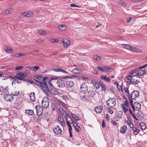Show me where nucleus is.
Here are the masks:
<instances>
[{
	"instance_id": "f257e3e1",
	"label": "nucleus",
	"mask_w": 147,
	"mask_h": 147,
	"mask_svg": "<svg viewBox=\"0 0 147 147\" xmlns=\"http://www.w3.org/2000/svg\"><path fill=\"white\" fill-rule=\"evenodd\" d=\"M129 100L130 103H132L133 102V100H135L139 96V94L138 91L136 90L133 91L130 94L126 95Z\"/></svg>"
},
{
	"instance_id": "f03ea898",
	"label": "nucleus",
	"mask_w": 147,
	"mask_h": 147,
	"mask_svg": "<svg viewBox=\"0 0 147 147\" xmlns=\"http://www.w3.org/2000/svg\"><path fill=\"white\" fill-rule=\"evenodd\" d=\"M140 78L139 76L130 77L129 78H128V77H127V79L128 80L127 82L129 84H130L131 82L135 84H138L139 82Z\"/></svg>"
},
{
	"instance_id": "7ed1b4c3",
	"label": "nucleus",
	"mask_w": 147,
	"mask_h": 147,
	"mask_svg": "<svg viewBox=\"0 0 147 147\" xmlns=\"http://www.w3.org/2000/svg\"><path fill=\"white\" fill-rule=\"evenodd\" d=\"M133 102H132V103H130V104L133 111H139L141 108V105L140 103L138 102H135L133 104Z\"/></svg>"
},
{
	"instance_id": "20e7f679",
	"label": "nucleus",
	"mask_w": 147,
	"mask_h": 147,
	"mask_svg": "<svg viewBox=\"0 0 147 147\" xmlns=\"http://www.w3.org/2000/svg\"><path fill=\"white\" fill-rule=\"evenodd\" d=\"M107 105L109 107H113L116 104V99L115 98H111L106 101Z\"/></svg>"
},
{
	"instance_id": "39448f33",
	"label": "nucleus",
	"mask_w": 147,
	"mask_h": 147,
	"mask_svg": "<svg viewBox=\"0 0 147 147\" xmlns=\"http://www.w3.org/2000/svg\"><path fill=\"white\" fill-rule=\"evenodd\" d=\"M49 104V98L47 96L45 97L42 101V105L43 107L47 108Z\"/></svg>"
},
{
	"instance_id": "423d86ee",
	"label": "nucleus",
	"mask_w": 147,
	"mask_h": 147,
	"mask_svg": "<svg viewBox=\"0 0 147 147\" xmlns=\"http://www.w3.org/2000/svg\"><path fill=\"white\" fill-rule=\"evenodd\" d=\"M81 92L83 93H85L88 90V87L86 83L83 82L81 85L80 87Z\"/></svg>"
},
{
	"instance_id": "0eeeda50",
	"label": "nucleus",
	"mask_w": 147,
	"mask_h": 147,
	"mask_svg": "<svg viewBox=\"0 0 147 147\" xmlns=\"http://www.w3.org/2000/svg\"><path fill=\"white\" fill-rule=\"evenodd\" d=\"M4 99L7 101L11 102L13 100V97L11 94H5L3 96Z\"/></svg>"
},
{
	"instance_id": "6e6552de",
	"label": "nucleus",
	"mask_w": 147,
	"mask_h": 147,
	"mask_svg": "<svg viewBox=\"0 0 147 147\" xmlns=\"http://www.w3.org/2000/svg\"><path fill=\"white\" fill-rule=\"evenodd\" d=\"M16 74V76H14V77L20 80H25V77L24 76L23 73H17Z\"/></svg>"
},
{
	"instance_id": "1a4fd4ad",
	"label": "nucleus",
	"mask_w": 147,
	"mask_h": 147,
	"mask_svg": "<svg viewBox=\"0 0 147 147\" xmlns=\"http://www.w3.org/2000/svg\"><path fill=\"white\" fill-rule=\"evenodd\" d=\"M37 114L38 116L41 115L43 113V109L40 106H37L36 107Z\"/></svg>"
},
{
	"instance_id": "9d476101",
	"label": "nucleus",
	"mask_w": 147,
	"mask_h": 147,
	"mask_svg": "<svg viewBox=\"0 0 147 147\" xmlns=\"http://www.w3.org/2000/svg\"><path fill=\"white\" fill-rule=\"evenodd\" d=\"M53 130L54 133L56 135H59L62 132L61 129L60 128L59 125L53 128Z\"/></svg>"
},
{
	"instance_id": "9b49d317",
	"label": "nucleus",
	"mask_w": 147,
	"mask_h": 147,
	"mask_svg": "<svg viewBox=\"0 0 147 147\" xmlns=\"http://www.w3.org/2000/svg\"><path fill=\"white\" fill-rule=\"evenodd\" d=\"M138 73L137 69H135L129 73V76H127L128 78H129V77H130L139 76L138 75Z\"/></svg>"
},
{
	"instance_id": "f8f14e48",
	"label": "nucleus",
	"mask_w": 147,
	"mask_h": 147,
	"mask_svg": "<svg viewBox=\"0 0 147 147\" xmlns=\"http://www.w3.org/2000/svg\"><path fill=\"white\" fill-rule=\"evenodd\" d=\"M96 94V92L91 90L88 91V97L89 99H92L94 98V96Z\"/></svg>"
},
{
	"instance_id": "ddd939ff",
	"label": "nucleus",
	"mask_w": 147,
	"mask_h": 147,
	"mask_svg": "<svg viewBox=\"0 0 147 147\" xmlns=\"http://www.w3.org/2000/svg\"><path fill=\"white\" fill-rule=\"evenodd\" d=\"M57 84L58 87L63 88L65 86V82L63 80H59L57 82Z\"/></svg>"
},
{
	"instance_id": "4468645a",
	"label": "nucleus",
	"mask_w": 147,
	"mask_h": 147,
	"mask_svg": "<svg viewBox=\"0 0 147 147\" xmlns=\"http://www.w3.org/2000/svg\"><path fill=\"white\" fill-rule=\"evenodd\" d=\"M62 44L64 47H67L70 43V41L67 39H63L62 40Z\"/></svg>"
},
{
	"instance_id": "2eb2a0df",
	"label": "nucleus",
	"mask_w": 147,
	"mask_h": 147,
	"mask_svg": "<svg viewBox=\"0 0 147 147\" xmlns=\"http://www.w3.org/2000/svg\"><path fill=\"white\" fill-rule=\"evenodd\" d=\"M53 95H59V92L53 86L50 88L49 92Z\"/></svg>"
},
{
	"instance_id": "dca6fc26",
	"label": "nucleus",
	"mask_w": 147,
	"mask_h": 147,
	"mask_svg": "<svg viewBox=\"0 0 147 147\" xmlns=\"http://www.w3.org/2000/svg\"><path fill=\"white\" fill-rule=\"evenodd\" d=\"M58 121L59 123L62 126H64L65 124V122L63 118L60 116H58Z\"/></svg>"
},
{
	"instance_id": "f3484780",
	"label": "nucleus",
	"mask_w": 147,
	"mask_h": 147,
	"mask_svg": "<svg viewBox=\"0 0 147 147\" xmlns=\"http://www.w3.org/2000/svg\"><path fill=\"white\" fill-rule=\"evenodd\" d=\"M22 14L24 16L27 17H31L33 15V13L31 11H29L28 12H23L22 13Z\"/></svg>"
},
{
	"instance_id": "a211bd4d",
	"label": "nucleus",
	"mask_w": 147,
	"mask_h": 147,
	"mask_svg": "<svg viewBox=\"0 0 147 147\" xmlns=\"http://www.w3.org/2000/svg\"><path fill=\"white\" fill-rule=\"evenodd\" d=\"M41 88L43 91H45V90H47L49 92V88L47 84H43L42 83L41 86H40Z\"/></svg>"
},
{
	"instance_id": "6ab92c4d",
	"label": "nucleus",
	"mask_w": 147,
	"mask_h": 147,
	"mask_svg": "<svg viewBox=\"0 0 147 147\" xmlns=\"http://www.w3.org/2000/svg\"><path fill=\"white\" fill-rule=\"evenodd\" d=\"M124 123L125 124L129 125L131 128L133 127V124L129 119H128L127 120H125Z\"/></svg>"
},
{
	"instance_id": "aec40b11",
	"label": "nucleus",
	"mask_w": 147,
	"mask_h": 147,
	"mask_svg": "<svg viewBox=\"0 0 147 147\" xmlns=\"http://www.w3.org/2000/svg\"><path fill=\"white\" fill-rule=\"evenodd\" d=\"M74 82L72 81H67L66 82V85L67 87L68 88H71L74 85Z\"/></svg>"
},
{
	"instance_id": "412c9836",
	"label": "nucleus",
	"mask_w": 147,
	"mask_h": 147,
	"mask_svg": "<svg viewBox=\"0 0 147 147\" xmlns=\"http://www.w3.org/2000/svg\"><path fill=\"white\" fill-rule=\"evenodd\" d=\"M94 87L96 89L98 88L100 86V82H99L97 81H94L93 82Z\"/></svg>"
},
{
	"instance_id": "4be33fe9",
	"label": "nucleus",
	"mask_w": 147,
	"mask_h": 147,
	"mask_svg": "<svg viewBox=\"0 0 147 147\" xmlns=\"http://www.w3.org/2000/svg\"><path fill=\"white\" fill-rule=\"evenodd\" d=\"M101 78L103 80L109 82L111 81V80L110 78L108 77L107 76H105L103 75L100 76Z\"/></svg>"
},
{
	"instance_id": "5701e85b",
	"label": "nucleus",
	"mask_w": 147,
	"mask_h": 147,
	"mask_svg": "<svg viewBox=\"0 0 147 147\" xmlns=\"http://www.w3.org/2000/svg\"><path fill=\"white\" fill-rule=\"evenodd\" d=\"M83 71L82 69H80L75 68L73 69L72 71V72L73 73H75L76 74H78L80 73H82Z\"/></svg>"
},
{
	"instance_id": "b1692460",
	"label": "nucleus",
	"mask_w": 147,
	"mask_h": 147,
	"mask_svg": "<svg viewBox=\"0 0 147 147\" xmlns=\"http://www.w3.org/2000/svg\"><path fill=\"white\" fill-rule=\"evenodd\" d=\"M29 96L31 101L34 102L35 100V93L34 92H32L30 94Z\"/></svg>"
},
{
	"instance_id": "393cba45",
	"label": "nucleus",
	"mask_w": 147,
	"mask_h": 147,
	"mask_svg": "<svg viewBox=\"0 0 147 147\" xmlns=\"http://www.w3.org/2000/svg\"><path fill=\"white\" fill-rule=\"evenodd\" d=\"M53 70L57 72H62L64 73L67 74V72L65 70H64L61 68H54L53 69Z\"/></svg>"
},
{
	"instance_id": "a878e982",
	"label": "nucleus",
	"mask_w": 147,
	"mask_h": 147,
	"mask_svg": "<svg viewBox=\"0 0 147 147\" xmlns=\"http://www.w3.org/2000/svg\"><path fill=\"white\" fill-rule=\"evenodd\" d=\"M94 110L95 112L97 113H100L102 111V108L100 106H97L94 109Z\"/></svg>"
},
{
	"instance_id": "bb28decb",
	"label": "nucleus",
	"mask_w": 147,
	"mask_h": 147,
	"mask_svg": "<svg viewBox=\"0 0 147 147\" xmlns=\"http://www.w3.org/2000/svg\"><path fill=\"white\" fill-rule=\"evenodd\" d=\"M127 129V127L126 125H124L123 127H121L120 132L122 134H124L126 132Z\"/></svg>"
},
{
	"instance_id": "cd10ccee",
	"label": "nucleus",
	"mask_w": 147,
	"mask_h": 147,
	"mask_svg": "<svg viewBox=\"0 0 147 147\" xmlns=\"http://www.w3.org/2000/svg\"><path fill=\"white\" fill-rule=\"evenodd\" d=\"M73 124L74 126V127L75 128V129L76 131L78 132H79V131L81 130V129L80 127L78 125L75 123L73 122Z\"/></svg>"
},
{
	"instance_id": "c85d7f7f",
	"label": "nucleus",
	"mask_w": 147,
	"mask_h": 147,
	"mask_svg": "<svg viewBox=\"0 0 147 147\" xmlns=\"http://www.w3.org/2000/svg\"><path fill=\"white\" fill-rule=\"evenodd\" d=\"M142 68L140 69V67L138 68V69H137V71L138 73V75L139 76H142L144 74V71L142 70L141 69Z\"/></svg>"
},
{
	"instance_id": "c756f323",
	"label": "nucleus",
	"mask_w": 147,
	"mask_h": 147,
	"mask_svg": "<svg viewBox=\"0 0 147 147\" xmlns=\"http://www.w3.org/2000/svg\"><path fill=\"white\" fill-rule=\"evenodd\" d=\"M8 87H3V86H1L0 88V90L2 92H3L4 93H6L7 92L8 90Z\"/></svg>"
},
{
	"instance_id": "7c9ffc66",
	"label": "nucleus",
	"mask_w": 147,
	"mask_h": 147,
	"mask_svg": "<svg viewBox=\"0 0 147 147\" xmlns=\"http://www.w3.org/2000/svg\"><path fill=\"white\" fill-rule=\"evenodd\" d=\"M131 50L134 52L138 53H140L142 52V51L141 49L138 48H137L136 47H131Z\"/></svg>"
},
{
	"instance_id": "2f4dec72",
	"label": "nucleus",
	"mask_w": 147,
	"mask_h": 147,
	"mask_svg": "<svg viewBox=\"0 0 147 147\" xmlns=\"http://www.w3.org/2000/svg\"><path fill=\"white\" fill-rule=\"evenodd\" d=\"M103 68L105 69L106 71L111 72L113 70V69L110 68L109 66H106L103 67Z\"/></svg>"
},
{
	"instance_id": "473e14b6",
	"label": "nucleus",
	"mask_w": 147,
	"mask_h": 147,
	"mask_svg": "<svg viewBox=\"0 0 147 147\" xmlns=\"http://www.w3.org/2000/svg\"><path fill=\"white\" fill-rule=\"evenodd\" d=\"M58 28L61 30H65L67 29V27L65 25L62 24L59 26H58Z\"/></svg>"
},
{
	"instance_id": "72a5a7b5",
	"label": "nucleus",
	"mask_w": 147,
	"mask_h": 147,
	"mask_svg": "<svg viewBox=\"0 0 147 147\" xmlns=\"http://www.w3.org/2000/svg\"><path fill=\"white\" fill-rule=\"evenodd\" d=\"M25 112L26 114L30 115H32L34 114L33 111L32 110H26Z\"/></svg>"
},
{
	"instance_id": "f704fd0d",
	"label": "nucleus",
	"mask_w": 147,
	"mask_h": 147,
	"mask_svg": "<svg viewBox=\"0 0 147 147\" xmlns=\"http://www.w3.org/2000/svg\"><path fill=\"white\" fill-rule=\"evenodd\" d=\"M80 99L81 100L83 101H86L89 99L88 97H87L85 95L81 96H80Z\"/></svg>"
},
{
	"instance_id": "c9c22d12",
	"label": "nucleus",
	"mask_w": 147,
	"mask_h": 147,
	"mask_svg": "<svg viewBox=\"0 0 147 147\" xmlns=\"http://www.w3.org/2000/svg\"><path fill=\"white\" fill-rule=\"evenodd\" d=\"M4 49L7 52L9 53H11L13 52V50L11 49H9L7 47H5Z\"/></svg>"
},
{
	"instance_id": "e433bc0d",
	"label": "nucleus",
	"mask_w": 147,
	"mask_h": 147,
	"mask_svg": "<svg viewBox=\"0 0 147 147\" xmlns=\"http://www.w3.org/2000/svg\"><path fill=\"white\" fill-rule=\"evenodd\" d=\"M102 89L104 91H105L107 89L106 85L102 82H100V85Z\"/></svg>"
},
{
	"instance_id": "4c0bfd02",
	"label": "nucleus",
	"mask_w": 147,
	"mask_h": 147,
	"mask_svg": "<svg viewBox=\"0 0 147 147\" xmlns=\"http://www.w3.org/2000/svg\"><path fill=\"white\" fill-rule=\"evenodd\" d=\"M12 12L13 10L12 9L8 8L5 11V13L6 14H9L11 13Z\"/></svg>"
},
{
	"instance_id": "58836bf2",
	"label": "nucleus",
	"mask_w": 147,
	"mask_h": 147,
	"mask_svg": "<svg viewBox=\"0 0 147 147\" xmlns=\"http://www.w3.org/2000/svg\"><path fill=\"white\" fill-rule=\"evenodd\" d=\"M140 126L141 127L142 129L144 130L146 129V125L143 123H141L140 124Z\"/></svg>"
},
{
	"instance_id": "ea45409f",
	"label": "nucleus",
	"mask_w": 147,
	"mask_h": 147,
	"mask_svg": "<svg viewBox=\"0 0 147 147\" xmlns=\"http://www.w3.org/2000/svg\"><path fill=\"white\" fill-rule=\"evenodd\" d=\"M93 58L95 60L98 61H100L101 59V57L100 56L97 55L93 56Z\"/></svg>"
},
{
	"instance_id": "a19ab883",
	"label": "nucleus",
	"mask_w": 147,
	"mask_h": 147,
	"mask_svg": "<svg viewBox=\"0 0 147 147\" xmlns=\"http://www.w3.org/2000/svg\"><path fill=\"white\" fill-rule=\"evenodd\" d=\"M122 45L124 47L127 49H130L131 50V47H131L130 45L128 44H123Z\"/></svg>"
},
{
	"instance_id": "79ce46f5",
	"label": "nucleus",
	"mask_w": 147,
	"mask_h": 147,
	"mask_svg": "<svg viewBox=\"0 0 147 147\" xmlns=\"http://www.w3.org/2000/svg\"><path fill=\"white\" fill-rule=\"evenodd\" d=\"M34 83L36 85L38 86H41L42 84V82H39L36 80H34Z\"/></svg>"
},
{
	"instance_id": "37998d69",
	"label": "nucleus",
	"mask_w": 147,
	"mask_h": 147,
	"mask_svg": "<svg viewBox=\"0 0 147 147\" xmlns=\"http://www.w3.org/2000/svg\"><path fill=\"white\" fill-rule=\"evenodd\" d=\"M136 115L138 117L141 118L143 117V113L141 111H139L137 113Z\"/></svg>"
},
{
	"instance_id": "c03bdc74",
	"label": "nucleus",
	"mask_w": 147,
	"mask_h": 147,
	"mask_svg": "<svg viewBox=\"0 0 147 147\" xmlns=\"http://www.w3.org/2000/svg\"><path fill=\"white\" fill-rule=\"evenodd\" d=\"M67 125H68L69 124L70 125V124L72 123V121L71 117L67 119Z\"/></svg>"
},
{
	"instance_id": "a18cd8bd",
	"label": "nucleus",
	"mask_w": 147,
	"mask_h": 147,
	"mask_svg": "<svg viewBox=\"0 0 147 147\" xmlns=\"http://www.w3.org/2000/svg\"><path fill=\"white\" fill-rule=\"evenodd\" d=\"M71 115L76 120H79L78 117L77 116H76L75 114L72 113H71Z\"/></svg>"
},
{
	"instance_id": "49530a36",
	"label": "nucleus",
	"mask_w": 147,
	"mask_h": 147,
	"mask_svg": "<svg viewBox=\"0 0 147 147\" xmlns=\"http://www.w3.org/2000/svg\"><path fill=\"white\" fill-rule=\"evenodd\" d=\"M12 56L14 58H17L20 57V53H15L13 54L12 55Z\"/></svg>"
},
{
	"instance_id": "de8ad7c7",
	"label": "nucleus",
	"mask_w": 147,
	"mask_h": 147,
	"mask_svg": "<svg viewBox=\"0 0 147 147\" xmlns=\"http://www.w3.org/2000/svg\"><path fill=\"white\" fill-rule=\"evenodd\" d=\"M47 77H45L43 78L42 79V81L43 82L42 84H47L46 80L47 79Z\"/></svg>"
},
{
	"instance_id": "09e8293b",
	"label": "nucleus",
	"mask_w": 147,
	"mask_h": 147,
	"mask_svg": "<svg viewBox=\"0 0 147 147\" xmlns=\"http://www.w3.org/2000/svg\"><path fill=\"white\" fill-rule=\"evenodd\" d=\"M111 108V107H109V108H108L107 109L109 113L112 114L113 113V109Z\"/></svg>"
},
{
	"instance_id": "8fccbe9b",
	"label": "nucleus",
	"mask_w": 147,
	"mask_h": 147,
	"mask_svg": "<svg viewBox=\"0 0 147 147\" xmlns=\"http://www.w3.org/2000/svg\"><path fill=\"white\" fill-rule=\"evenodd\" d=\"M59 105H60L61 106H62L63 107L65 108V109H66V105L63 103V102H61V101H60L59 102Z\"/></svg>"
},
{
	"instance_id": "3c124183",
	"label": "nucleus",
	"mask_w": 147,
	"mask_h": 147,
	"mask_svg": "<svg viewBox=\"0 0 147 147\" xmlns=\"http://www.w3.org/2000/svg\"><path fill=\"white\" fill-rule=\"evenodd\" d=\"M12 94L14 96H17L19 94V91L13 92Z\"/></svg>"
},
{
	"instance_id": "603ef678",
	"label": "nucleus",
	"mask_w": 147,
	"mask_h": 147,
	"mask_svg": "<svg viewBox=\"0 0 147 147\" xmlns=\"http://www.w3.org/2000/svg\"><path fill=\"white\" fill-rule=\"evenodd\" d=\"M39 33L42 35L46 34V32L44 30H39Z\"/></svg>"
},
{
	"instance_id": "864d4df0",
	"label": "nucleus",
	"mask_w": 147,
	"mask_h": 147,
	"mask_svg": "<svg viewBox=\"0 0 147 147\" xmlns=\"http://www.w3.org/2000/svg\"><path fill=\"white\" fill-rule=\"evenodd\" d=\"M133 130L134 132L137 133H138L140 132L139 130L137 129L136 127H133Z\"/></svg>"
},
{
	"instance_id": "5fc2aeb1",
	"label": "nucleus",
	"mask_w": 147,
	"mask_h": 147,
	"mask_svg": "<svg viewBox=\"0 0 147 147\" xmlns=\"http://www.w3.org/2000/svg\"><path fill=\"white\" fill-rule=\"evenodd\" d=\"M50 41L51 42L53 43H56L58 41V40L57 39H51V40Z\"/></svg>"
},
{
	"instance_id": "6e6d98bb",
	"label": "nucleus",
	"mask_w": 147,
	"mask_h": 147,
	"mask_svg": "<svg viewBox=\"0 0 147 147\" xmlns=\"http://www.w3.org/2000/svg\"><path fill=\"white\" fill-rule=\"evenodd\" d=\"M121 107L123 108V112H124L125 113H126V111L125 110V105L123 104H121Z\"/></svg>"
},
{
	"instance_id": "4d7b16f0",
	"label": "nucleus",
	"mask_w": 147,
	"mask_h": 147,
	"mask_svg": "<svg viewBox=\"0 0 147 147\" xmlns=\"http://www.w3.org/2000/svg\"><path fill=\"white\" fill-rule=\"evenodd\" d=\"M9 78H11L12 79H14L15 78H16L14 77H13L11 76H8L7 78H4L3 79V80H7V79H8Z\"/></svg>"
},
{
	"instance_id": "13d9d810",
	"label": "nucleus",
	"mask_w": 147,
	"mask_h": 147,
	"mask_svg": "<svg viewBox=\"0 0 147 147\" xmlns=\"http://www.w3.org/2000/svg\"><path fill=\"white\" fill-rule=\"evenodd\" d=\"M45 94L47 96H50V94L49 93V92H49L48 91H47V90H45V91H43Z\"/></svg>"
},
{
	"instance_id": "bf43d9fd",
	"label": "nucleus",
	"mask_w": 147,
	"mask_h": 147,
	"mask_svg": "<svg viewBox=\"0 0 147 147\" xmlns=\"http://www.w3.org/2000/svg\"><path fill=\"white\" fill-rule=\"evenodd\" d=\"M39 68V67L38 66H35L34 67V70L35 71H37Z\"/></svg>"
},
{
	"instance_id": "052dcab7",
	"label": "nucleus",
	"mask_w": 147,
	"mask_h": 147,
	"mask_svg": "<svg viewBox=\"0 0 147 147\" xmlns=\"http://www.w3.org/2000/svg\"><path fill=\"white\" fill-rule=\"evenodd\" d=\"M5 74H3L2 72L0 71V77H5Z\"/></svg>"
},
{
	"instance_id": "680f3d73",
	"label": "nucleus",
	"mask_w": 147,
	"mask_h": 147,
	"mask_svg": "<svg viewBox=\"0 0 147 147\" xmlns=\"http://www.w3.org/2000/svg\"><path fill=\"white\" fill-rule=\"evenodd\" d=\"M70 6L72 7H79V6L74 4H71Z\"/></svg>"
},
{
	"instance_id": "e2e57ef3",
	"label": "nucleus",
	"mask_w": 147,
	"mask_h": 147,
	"mask_svg": "<svg viewBox=\"0 0 147 147\" xmlns=\"http://www.w3.org/2000/svg\"><path fill=\"white\" fill-rule=\"evenodd\" d=\"M28 72H26L25 73H23L24 76H27L28 75V74L30 73V71L29 70H27Z\"/></svg>"
},
{
	"instance_id": "0e129e2a",
	"label": "nucleus",
	"mask_w": 147,
	"mask_h": 147,
	"mask_svg": "<svg viewBox=\"0 0 147 147\" xmlns=\"http://www.w3.org/2000/svg\"><path fill=\"white\" fill-rule=\"evenodd\" d=\"M23 68V67L22 66H18V67H16L15 68V69L19 70V69H20L22 68Z\"/></svg>"
},
{
	"instance_id": "69168bd1",
	"label": "nucleus",
	"mask_w": 147,
	"mask_h": 147,
	"mask_svg": "<svg viewBox=\"0 0 147 147\" xmlns=\"http://www.w3.org/2000/svg\"><path fill=\"white\" fill-rule=\"evenodd\" d=\"M124 90L125 91L126 93H127L128 94H129V90H128V89L127 88H124Z\"/></svg>"
},
{
	"instance_id": "338daca9",
	"label": "nucleus",
	"mask_w": 147,
	"mask_h": 147,
	"mask_svg": "<svg viewBox=\"0 0 147 147\" xmlns=\"http://www.w3.org/2000/svg\"><path fill=\"white\" fill-rule=\"evenodd\" d=\"M67 125L69 127V128H68L69 131H71L72 130V129L71 128V125H69V124L68 125Z\"/></svg>"
},
{
	"instance_id": "774afa93",
	"label": "nucleus",
	"mask_w": 147,
	"mask_h": 147,
	"mask_svg": "<svg viewBox=\"0 0 147 147\" xmlns=\"http://www.w3.org/2000/svg\"><path fill=\"white\" fill-rule=\"evenodd\" d=\"M125 104L127 107H128V106H129V104L127 100L125 101Z\"/></svg>"
}]
</instances>
